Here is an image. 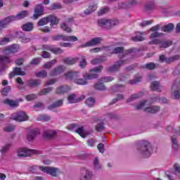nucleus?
I'll list each match as a JSON object with an SVG mask.
<instances>
[{
    "label": "nucleus",
    "mask_w": 180,
    "mask_h": 180,
    "mask_svg": "<svg viewBox=\"0 0 180 180\" xmlns=\"http://www.w3.org/2000/svg\"><path fill=\"white\" fill-rule=\"evenodd\" d=\"M102 70H103V66L102 65L92 68L89 70L90 74L86 73V75H84V79H78V77H77L74 82L77 85H87L88 82L86 79H96V78H98L99 77L98 74L102 72Z\"/></svg>",
    "instance_id": "nucleus-1"
},
{
    "label": "nucleus",
    "mask_w": 180,
    "mask_h": 180,
    "mask_svg": "<svg viewBox=\"0 0 180 180\" xmlns=\"http://www.w3.org/2000/svg\"><path fill=\"white\" fill-rule=\"evenodd\" d=\"M137 150L140 155L144 157V158H148V157H150L151 153H153L151 144L147 141H141L138 144Z\"/></svg>",
    "instance_id": "nucleus-2"
},
{
    "label": "nucleus",
    "mask_w": 180,
    "mask_h": 180,
    "mask_svg": "<svg viewBox=\"0 0 180 180\" xmlns=\"http://www.w3.org/2000/svg\"><path fill=\"white\" fill-rule=\"evenodd\" d=\"M97 23L99 27H101V29H105V30H110V29H112L113 26H116V25H119V21L109 20L106 18H101L98 20Z\"/></svg>",
    "instance_id": "nucleus-3"
},
{
    "label": "nucleus",
    "mask_w": 180,
    "mask_h": 180,
    "mask_svg": "<svg viewBox=\"0 0 180 180\" xmlns=\"http://www.w3.org/2000/svg\"><path fill=\"white\" fill-rule=\"evenodd\" d=\"M127 64H130V58L115 62L113 65L106 68L105 70L107 72H116V71H119L120 70V67H122V65H126Z\"/></svg>",
    "instance_id": "nucleus-4"
},
{
    "label": "nucleus",
    "mask_w": 180,
    "mask_h": 180,
    "mask_svg": "<svg viewBox=\"0 0 180 180\" xmlns=\"http://www.w3.org/2000/svg\"><path fill=\"white\" fill-rule=\"evenodd\" d=\"M127 64H130V58L115 62L113 65L106 68L105 70L107 72H116V71H119L120 70V67H122V65H126Z\"/></svg>",
    "instance_id": "nucleus-5"
},
{
    "label": "nucleus",
    "mask_w": 180,
    "mask_h": 180,
    "mask_svg": "<svg viewBox=\"0 0 180 180\" xmlns=\"http://www.w3.org/2000/svg\"><path fill=\"white\" fill-rule=\"evenodd\" d=\"M39 169L42 171V172H44L48 175H51V176H53L54 178H56V176H58V174L60 172L59 168L54 167L39 166Z\"/></svg>",
    "instance_id": "nucleus-6"
},
{
    "label": "nucleus",
    "mask_w": 180,
    "mask_h": 180,
    "mask_svg": "<svg viewBox=\"0 0 180 180\" xmlns=\"http://www.w3.org/2000/svg\"><path fill=\"white\" fill-rule=\"evenodd\" d=\"M94 179V172L86 167L80 169L79 180H92Z\"/></svg>",
    "instance_id": "nucleus-7"
},
{
    "label": "nucleus",
    "mask_w": 180,
    "mask_h": 180,
    "mask_svg": "<svg viewBox=\"0 0 180 180\" xmlns=\"http://www.w3.org/2000/svg\"><path fill=\"white\" fill-rule=\"evenodd\" d=\"M11 119L12 120H16V122H26L29 119V116L26 115L25 112L19 111L11 114Z\"/></svg>",
    "instance_id": "nucleus-8"
},
{
    "label": "nucleus",
    "mask_w": 180,
    "mask_h": 180,
    "mask_svg": "<svg viewBox=\"0 0 180 180\" xmlns=\"http://www.w3.org/2000/svg\"><path fill=\"white\" fill-rule=\"evenodd\" d=\"M123 51H124V48L123 46L115 47L112 51V54H120L118 56V58H120V60H123L124 57L127 56V54L133 53V49H128L124 53H123Z\"/></svg>",
    "instance_id": "nucleus-9"
},
{
    "label": "nucleus",
    "mask_w": 180,
    "mask_h": 180,
    "mask_svg": "<svg viewBox=\"0 0 180 180\" xmlns=\"http://www.w3.org/2000/svg\"><path fill=\"white\" fill-rule=\"evenodd\" d=\"M30 154H40L37 150H30L25 148H21L18 150L19 157H30Z\"/></svg>",
    "instance_id": "nucleus-10"
},
{
    "label": "nucleus",
    "mask_w": 180,
    "mask_h": 180,
    "mask_svg": "<svg viewBox=\"0 0 180 180\" xmlns=\"http://www.w3.org/2000/svg\"><path fill=\"white\" fill-rule=\"evenodd\" d=\"M161 29V25H157L153 27H152L148 32H153L151 33L149 36V39H155L157 37H161L164 36V33L162 32H158V30Z\"/></svg>",
    "instance_id": "nucleus-11"
},
{
    "label": "nucleus",
    "mask_w": 180,
    "mask_h": 180,
    "mask_svg": "<svg viewBox=\"0 0 180 180\" xmlns=\"http://www.w3.org/2000/svg\"><path fill=\"white\" fill-rule=\"evenodd\" d=\"M180 79L178 78L174 82L172 89L174 91V93L172 94V96L174 99H179L180 98Z\"/></svg>",
    "instance_id": "nucleus-12"
},
{
    "label": "nucleus",
    "mask_w": 180,
    "mask_h": 180,
    "mask_svg": "<svg viewBox=\"0 0 180 180\" xmlns=\"http://www.w3.org/2000/svg\"><path fill=\"white\" fill-rule=\"evenodd\" d=\"M102 40H103L102 37H96L87 41L86 44L80 45V47L81 49H85V47H92V46H98V44H101Z\"/></svg>",
    "instance_id": "nucleus-13"
},
{
    "label": "nucleus",
    "mask_w": 180,
    "mask_h": 180,
    "mask_svg": "<svg viewBox=\"0 0 180 180\" xmlns=\"http://www.w3.org/2000/svg\"><path fill=\"white\" fill-rule=\"evenodd\" d=\"M44 13V7H43L42 4H38L35 6V9L34 11V15H32L33 19L35 20L40 18Z\"/></svg>",
    "instance_id": "nucleus-14"
},
{
    "label": "nucleus",
    "mask_w": 180,
    "mask_h": 180,
    "mask_svg": "<svg viewBox=\"0 0 180 180\" xmlns=\"http://www.w3.org/2000/svg\"><path fill=\"white\" fill-rule=\"evenodd\" d=\"M20 49V46L18 44H13L8 46L3 51L4 54H15L18 53Z\"/></svg>",
    "instance_id": "nucleus-15"
},
{
    "label": "nucleus",
    "mask_w": 180,
    "mask_h": 180,
    "mask_svg": "<svg viewBox=\"0 0 180 180\" xmlns=\"http://www.w3.org/2000/svg\"><path fill=\"white\" fill-rule=\"evenodd\" d=\"M143 110L146 113H150V115H155V113H158V112L161 110V107L158 105H153L145 108Z\"/></svg>",
    "instance_id": "nucleus-16"
},
{
    "label": "nucleus",
    "mask_w": 180,
    "mask_h": 180,
    "mask_svg": "<svg viewBox=\"0 0 180 180\" xmlns=\"http://www.w3.org/2000/svg\"><path fill=\"white\" fill-rule=\"evenodd\" d=\"M70 91H71V88L68 86V85L65 84L57 87L56 94L58 95H64V94H67V92H69Z\"/></svg>",
    "instance_id": "nucleus-17"
},
{
    "label": "nucleus",
    "mask_w": 180,
    "mask_h": 180,
    "mask_svg": "<svg viewBox=\"0 0 180 180\" xmlns=\"http://www.w3.org/2000/svg\"><path fill=\"white\" fill-rule=\"evenodd\" d=\"M65 76L66 79L75 82L76 78H79V73L78 72H68L65 74Z\"/></svg>",
    "instance_id": "nucleus-18"
},
{
    "label": "nucleus",
    "mask_w": 180,
    "mask_h": 180,
    "mask_svg": "<svg viewBox=\"0 0 180 180\" xmlns=\"http://www.w3.org/2000/svg\"><path fill=\"white\" fill-rule=\"evenodd\" d=\"M29 16V11H22L20 13H17L16 15H13L14 22L16 20H21V19H25Z\"/></svg>",
    "instance_id": "nucleus-19"
},
{
    "label": "nucleus",
    "mask_w": 180,
    "mask_h": 180,
    "mask_svg": "<svg viewBox=\"0 0 180 180\" xmlns=\"http://www.w3.org/2000/svg\"><path fill=\"white\" fill-rule=\"evenodd\" d=\"M16 75H26V72L22 71L20 68H14L13 72L9 74L8 77L10 79H12V78H13V77H16Z\"/></svg>",
    "instance_id": "nucleus-20"
},
{
    "label": "nucleus",
    "mask_w": 180,
    "mask_h": 180,
    "mask_svg": "<svg viewBox=\"0 0 180 180\" xmlns=\"http://www.w3.org/2000/svg\"><path fill=\"white\" fill-rule=\"evenodd\" d=\"M158 46L160 49H168V47H171V46H172V41L159 39Z\"/></svg>",
    "instance_id": "nucleus-21"
},
{
    "label": "nucleus",
    "mask_w": 180,
    "mask_h": 180,
    "mask_svg": "<svg viewBox=\"0 0 180 180\" xmlns=\"http://www.w3.org/2000/svg\"><path fill=\"white\" fill-rule=\"evenodd\" d=\"M72 18H67L65 21L60 25L61 29L67 33H71V28L67 26V23H72Z\"/></svg>",
    "instance_id": "nucleus-22"
},
{
    "label": "nucleus",
    "mask_w": 180,
    "mask_h": 180,
    "mask_svg": "<svg viewBox=\"0 0 180 180\" xmlns=\"http://www.w3.org/2000/svg\"><path fill=\"white\" fill-rule=\"evenodd\" d=\"M48 18V23H50L51 27H53V26L56 25L58 23H60V20L57 18V17L50 15L47 16Z\"/></svg>",
    "instance_id": "nucleus-23"
},
{
    "label": "nucleus",
    "mask_w": 180,
    "mask_h": 180,
    "mask_svg": "<svg viewBox=\"0 0 180 180\" xmlns=\"http://www.w3.org/2000/svg\"><path fill=\"white\" fill-rule=\"evenodd\" d=\"M69 103H77V102H81V101L85 99L84 96H81L79 98H75V94H71L68 98Z\"/></svg>",
    "instance_id": "nucleus-24"
},
{
    "label": "nucleus",
    "mask_w": 180,
    "mask_h": 180,
    "mask_svg": "<svg viewBox=\"0 0 180 180\" xmlns=\"http://www.w3.org/2000/svg\"><path fill=\"white\" fill-rule=\"evenodd\" d=\"M75 132L77 133V134H79L83 139L88 137V136L91 134L89 131L84 130V127H79L76 129Z\"/></svg>",
    "instance_id": "nucleus-25"
},
{
    "label": "nucleus",
    "mask_w": 180,
    "mask_h": 180,
    "mask_svg": "<svg viewBox=\"0 0 180 180\" xmlns=\"http://www.w3.org/2000/svg\"><path fill=\"white\" fill-rule=\"evenodd\" d=\"M79 60V58H65L63 59V62L64 64H66L67 65H74L77 61Z\"/></svg>",
    "instance_id": "nucleus-26"
},
{
    "label": "nucleus",
    "mask_w": 180,
    "mask_h": 180,
    "mask_svg": "<svg viewBox=\"0 0 180 180\" xmlns=\"http://www.w3.org/2000/svg\"><path fill=\"white\" fill-rule=\"evenodd\" d=\"M12 22H15V20L13 19V15H9L4 18V20L0 21V23L4 26V27H6L10 23H12Z\"/></svg>",
    "instance_id": "nucleus-27"
},
{
    "label": "nucleus",
    "mask_w": 180,
    "mask_h": 180,
    "mask_svg": "<svg viewBox=\"0 0 180 180\" xmlns=\"http://www.w3.org/2000/svg\"><path fill=\"white\" fill-rule=\"evenodd\" d=\"M4 103H5V105H8L11 108H18V106H19V101L11 100L9 98L4 100Z\"/></svg>",
    "instance_id": "nucleus-28"
},
{
    "label": "nucleus",
    "mask_w": 180,
    "mask_h": 180,
    "mask_svg": "<svg viewBox=\"0 0 180 180\" xmlns=\"http://www.w3.org/2000/svg\"><path fill=\"white\" fill-rule=\"evenodd\" d=\"M61 72H64V67L58 66L50 72V75L51 77H56V75H60Z\"/></svg>",
    "instance_id": "nucleus-29"
},
{
    "label": "nucleus",
    "mask_w": 180,
    "mask_h": 180,
    "mask_svg": "<svg viewBox=\"0 0 180 180\" xmlns=\"http://www.w3.org/2000/svg\"><path fill=\"white\" fill-rule=\"evenodd\" d=\"M174 27H175V25H174L173 23H169L163 27H160V29L162 32H165V33H171V32L174 30Z\"/></svg>",
    "instance_id": "nucleus-30"
},
{
    "label": "nucleus",
    "mask_w": 180,
    "mask_h": 180,
    "mask_svg": "<svg viewBox=\"0 0 180 180\" xmlns=\"http://www.w3.org/2000/svg\"><path fill=\"white\" fill-rule=\"evenodd\" d=\"M39 131L36 129H32L27 134V139L28 141H33L34 139H36V136Z\"/></svg>",
    "instance_id": "nucleus-31"
},
{
    "label": "nucleus",
    "mask_w": 180,
    "mask_h": 180,
    "mask_svg": "<svg viewBox=\"0 0 180 180\" xmlns=\"http://www.w3.org/2000/svg\"><path fill=\"white\" fill-rule=\"evenodd\" d=\"M63 104V100H58V101H56L55 103H52L49 106H48V109L49 110H51L53 109H56L57 108H61V106Z\"/></svg>",
    "instance_id": "nucleus-32"
},
{
    "label": "nucleus",
    "mask_w": 180,
    "mask_h": 180,
    "mask_svg": "<svg viewBox=\"0 0 180 180\" xmlns=\"http://www.w3.org/2000/svg\"><path fill=\"white\" fill-rule=\"evenodd\" d=\"M143 96V93L139 92L136 94H132L127 100V103H130V102H134L136 99H139V98H141Z\"/></svg>",
    "instance_id": "nucleus-33"
},
{
    "label": "nucleus",
    "mask_w": 180,
    "mask_h": 180,
    "mask_svg": "<svg viewBox=\"0 0 180 180\" xmlns=\"http://www.w3.org/2000/svg\"><path fill=\"white\" fill-rule=\"evenodd\" d=\"M98 9V6L96 4H93L89 6L88 8H86L84 11V15H91V13H93V12H95Z\"/></svg>",
    "instance_id": "nucleus-34"
},
{
    "label": "nucleus",
    "mask_w": 180,
    "mask_h": 180,
    "mask_svg": "<svg viewBox=\"0 0 180 180\" xmlns=\"http://www.w3.org/2000/svg\"><path fill=\"white\" fill-rule=\"evenodd\" d=\"M150 89L152 91H156L157 92H161V89L160 87L159 82H153L150 84Z\"/></svg>",
    "instance_id": "nucleus-35"
},
{
    "label": "nucleus",
    "mask_w": 180,
    "mask_h": 180,
    "mask_svg": "<svg viewBox=\"0 0 180 180\" xmlns=\"http://www.w3.org/2000/svg\"><path fill=\"white\" fill-rule=\"evenodd\" d=\"M18 36L19 39H21L22 43H29V41H30V40H32L30 38L26 37V35L25 34H23V32H18Z\"/></svg>",
    "instance_id": "nucleus-36"
},
{
    "label": "nucleus",
    "mask_w": 180,
    "mask_h": 180,
    "mask_svg": "<svg viewBox=\"0 0 180 180\" xmlns=\"http://www.w3.org/2000/svg\"><path fill=\"white\" fill-rule=\"evenodd\" d=\"M56 136V131L52 130H46L44 133V137L46 139H53Z\"/></svg>",
    "instance_id": "nucleus-37"
},
{
    "label": "nucleus",
    "mask_w": 180,
    "mask_h": 180,
    "mask_svg": "<svg viewBox=\"0 0 180 180\" xmlns=\"http://www.w3.org/2000/svg\"><path fill=\"white\" fill-rule=\"evenodd\" d=\"M33 23L32 22H27L22 26V30L25 32H32L33 30Z\"/></svg>",
    "instance_id": "nucleus-38"
},
{
    "label": "nucleus",
    "mask_w": 180,
    "mask_h": 180,
    "mask_svg": "<svg viewBox=\"0 0 180 180\" xmlns=\"http://www.w3.org/2000/svg\"><path fill=\"white\" fill-rule=\"evenodd\" d=\"M178 60H180V55H174L173 56L167 58L166 64H172V63H174V61H178Z\"/></svg>",
    "instance_id": "nucleus-39"
},
{
    "label": "nucleus",
    "mask_w": 180,
    "mask_h": 180,
    "mask_svg": "<svg viewBox=\"0 0 180 180\" xmlns=\"http://www.w3.org/2000/svg\"><path fill=\"white\" fill-rule=\"evenodd\" d=\"M141 79H143V77H141V75H136L134 76V79L129 81V84H131V85H134L136 84H139V82H141Z\"/></svg>",
    "instance_id": "nucleus-40"
},
{
    "label": "nucleus",
    "mask_w": 180,
    "mask_h": 180,
    "mask_svg": "<svg viewBox=\"0 0 180 180\" xmlns=\"http://www.w3.org/2000/svg\"><path fill=\"white\" fill-rule=\"evenodd\" d=\"M41 84V82L39 79H31L28 81V86L31 88H34V86H39Z\"/></svg>",
    "instance_id": "nucleus-41"
},
{
    "label": "nucleus",
    "mask_w": 180,
    "mask_h": 180,
    "mask_svg": "<svg viewBox=\"0 0 180 180\" xmlns=\"http://www.w3.org/2000/svg\"><path fill=\"white\" fill-rule=\"evenodd\" d=\"M94 89L97 91H106V86L103 83H96L94 86Z\"/></svg>",
    "instance_id": "nucleus-42"
},
{
    "label": "nucleus",
    "mask_w": 180,
    "mask_h": 180,
    "mask_svg": "<svg viewBox=\"0 0 180 180\" xmlns=\"http://www.w3.org/2000/svg\"><path fill=\"white\" fill-rule=\"evenodd\" d=\"M53 89H54V88L53 87H48V88L44 89L38 93V95L39 96H41L43 95H47V94H50V92H51Z\"/></svg>",
    "instance_id": "nucleus-43"
},
{
    "label": "nucleus",
    "mask_w": 180,
    "mask_h": 180,
    "mask_svg": "<svg viewBox=\"0 0 180 180\" xmlns=\"http://www.w3.org/2000/svg\"><path fill=\"white\" fill-rule=\"evenodd\" d=\"M51 119V116H49L47 115H41L38 117L37 120L39 122H49Z\"/></svg>",
    "instance_id": "nucleus-44"
},
{
    "label": "nucleus",
    "mask_w": 180,
    "mask_h": 180,
    "mask_svg": "<svg viewBox=\"0 0 180 180\" xmlns=\"http://www.w3.org/2000/svg\"><path fill=\"white\" fill-rule=\"evenodd\" d=\"M77 58L81 60L79 61V67H81V68H85V67H86V58H85V56H79Z\"/></svg>",
    "instance_id": "nucleus-45"
},
{
    "label": "nucleus",
    "mask_w": 180,
    "mask_h": 180,
    "mask_svg": "<svg viewBox=\"0 0 180 180\" xmlns=\"http://www.w3.org/2000/svg\"><path fill=\"white\" fill-rule=\"evenodd\" d=\"M142 68H145L146 70H149L152 71L153 70H155V63H149L143 66H142Z\"/></svg>",
    "instance_id": "nucleus-46"
},
{
    "label": "nucleus",
    "mask_w": 180,
    "mask_h": 180,
    "mask_svg": "<svg viewBox=\"0 0 180 180\" xmlns=\"http://www.w3.org/2000/svg\"><path fill=\"white\" fill-rule=\"evenodd\" d=\"M11 147H12V143L6 144L1 148V149H0V153H1V154H6V153L9 151V148H11Z\"/></svg>",
    "instance_id": "nucleus-47"
},
{
    "label": "nucleus",
    "mask_w": 180,
    "mask_h": 180,
    "mask_svg": "<svg viewBox=\"0 0 180 180\" xmlns=\"http://www.w3.org/2000/svg\"><path fill=\"white\" fill-rule=\"evenodd\" d=\"M172 148L174 151H178L179 146L178 145V141L176 138L172 137Z\"/></svg>",
    "instance_id": "nucleus-48"
},
{
    "label": "nucleus",
    "mask_w": 180,
    "mask_h": 180,
    "mask_svg": "<svg viewBox=\"0 0 180 180\" xmlns=\"http://www.w3.org/2000/svg\"><path fill=\"white\" fill-rule=\"evenodd\" d=\"M146 11H153L154 9V1H148L144 6Z\"/></svg>",
    "instance_id": "nucleus-49"
},
{
    "label": "nucleus",
    "mask_w": 180,
    "mask_h": 180,
    "mask_svg": "<svg viewBox=\"0 0 180 180\" xmlns=\"http://www.w3.org/2000/svg\"><path fill=\"white\" fill-rule=\"evenodd\" d=\"M49 23V20L47 16L43 18H41L38 22H37V25L38 26H45V25H47Z\"/></svg>",
    "instance_id": "nucleus-50"
},
{
    "label": "nucleus",
    "mask_w": 180,
    "mask_h": 180,
    "mask_svg": "<svg viewBox=\"0 0 180 180\" xmlns=\"http://www.w3.org/2000/svg\"><path fill=\"white\" fill-rule=\"evenodd\" d=\"M85 104L89 106V108H92V106L95 105V99H94L92 97H90L85 101Z\"/></svg>",
    "instance_id": "nucleus-51"
},
{
    "label": "nucleus",
    "mask_w": 180,
    "mask_h": 180,
    "mask_svg": "<svg viewBox=\"0 0 180 180\" xmlns=\"http://www.w3.org/2000/svg\"><path fill=\"white\" fill-rule=\"evenodd\" d=\"M93 165L94 167V169H101V163H99V159L98 158H95L93 160Z\"/></svg>",
    "instance_id": "nucleus-52"
},
{
    "label": "nucleus",
    "mask_w": 180,
    "mask_h": 180,
    "mask_svg": "<svg viewBox=\"0 0 180 180\" xmlns=\"http://www.w3.org/2000/svg\"><path fill=\"white\" fill-rule=\"evenodd\" d=\"M122 88H124V86L122 84H115V86L111 87V92H117L122 89Z\"/></svg>",
    "instance_id": "nucleus-53"
},
{
    "label": "nucleus",
    "mask_w": 180,
    "mask_h": 180,
    "mask_svg": "<svg viewBox=\"0 0 180 180\" xmlns=\"http://www.w3.org/2000/svg\"><path fill=\"white\" fill-rule=\"evenodd\" d=\"M51 51L53 53V54H63V53H64V50L60 48H55L53 46L51 48Z\"/></svg>",
    "instance_id": "nucleus-54"
},
{
    "label": "nucleus",
    "mask_w": 180,
    "mask_h": 180,
    "mask_svg": "<svg viewBox=\"0 0 180 180\" xmlns=\"http://www.w3.org/2000/svg\"><path fill=\"white\" fill-rule=\"evenodd\" d=\"M0 63H4V64H9V63H12V60L11 58L4 56H0Z\"/></svg>",
    "instance_id": "nucleus-55"
},
{
    "label": "nucleus",
    "mask_w": 180,
    "mask_h": 180,
    "mask_svg": "<svg viewBox=\"0 0 180 180\" xmlns=\"http://www.w3.org/2000/svg\"><path fill=\"white\" fill-rule=\"evenodd\" d=\"M115 78L113 77H104L99 79L100 82H111V81H113Z\"/></svg>",
    "instance_id": "nucleus-56"
},
{
    "label": "nucleus",
    "mask_w": 180,
    "mask_h": 180,
    "mask_svg": "<svg viewBox=\"0 0 180 180\" xmlns=\"http://www.w3.org/2000/svg\"><path fill=\"white\" fill-rule=\"evenodd\" d=\"M39 169H40V167L36 165L30 167L28 168V171L32 174H37V171H39Z\"/></svg>",
    "instance_id": "nucleus-57"
},
{
    "label": "nucleus",
    "mask_w": 180,
    "mask_h": 180,
    "mask_svg": "<svg viewBox=\"0 0 180 180\" xmlns=\"http://www.w3.org/2000/svg\"><path fill=\"white\" fill-rule=\"evenodd\" d=\"M11 92V86H8L4 87L1 91V94L3 96H8V93Z\"/></svg>",
    "instance_id": "nucleus-58"
},
{
    "label": "nucleus",
    "mask_w": 180,
    "mask_h": 180,
    "mask_svg": "<svg viewBox=\"0 0 180 180\" xmlns=\"http://www.w3.org/2000/svg\"><path fill=\"white\" fill-rule=\"evenodd\" d=\"M56 63H57V60L56 59H53V60L46 63L44 65V68L50 69V68H51V67H53V65H54V64H56Z\"/></svg>",
    "instance_id": "nucleus-59"
},
{
    "label": "nucleus",
    "mask_w": 180,
    "mask_h": 180,
    "mask_svg": "<svg viewBox=\"0 0 180 180\" xmlns=\"http://www.w3.org/2000/svg\"><path fill=\"white\" fill-rule=\"evenodd\" d=\"M147 103V100L142 101L139 103V105L135 106V109L136 110H140V109H143V106H146V104Z\"/></svg>",
    "instance_id": "nucleus-60"
},
{
    "label": "nucleus",
    "mask_w": 180,
    "mask_h": 180,
    "mask_svg": "<svg viewBox=\"0 0 180 180\" xmlns=\"http://www.w3.org/2000/svg\"><path fill=\"white\" fill-rule=\"evenodd\" d=\"M64 39L65 41H78V38L74 35L70 37L65 36V38Z\"/></svg>",
    "instance_id": "nucleus-61"
},
{
    "label": "nucleus",
    "mask_w": 180,
    "mask_h": 180,
    "mask_svg": "<svg viewBox=\"0 0 180 180\" xmlns=\"http://www.w3.org/2000/svg\"><path fill=\"white\" fill-rule=\"evenodd\" d=\"M105 129V126L103 122L98 123L96 126V131H102Z\"/></svg>",
    "instance_id": "nucleus-62"
},
{
    "label": "nucleus",
    "mask_w": 180,
    "mask_h": 180,
    "mask_svg": "<svg viewBox=\"0 0 180 180\" xmlns=\"http://www.w3.org/2000/svg\"><path fill=\"white\" fill-rule=\"evenodd\" d=\"M38 78H46L47 77V72L46 70H42L37 74Z\"/></svg>",
    "instance_id": "nucleus-63"
},
{
    "label": "nucleus",
    "mask_w": 180,
    "mask_h": 180,
    "mask_svg": "<svg viewBox=\"0 0 180 180\" xmlns=\"http://www.w3.org/2000/svg\"><path fill=\"white\" fill-rule=\"evenodd\" d=\"M131 40L133 41H144L145 38L143 37H141V36H136V37H133L131 38Z\"/></svg>",
    "instance_id": "nucleus-64"
}]
</instances>
